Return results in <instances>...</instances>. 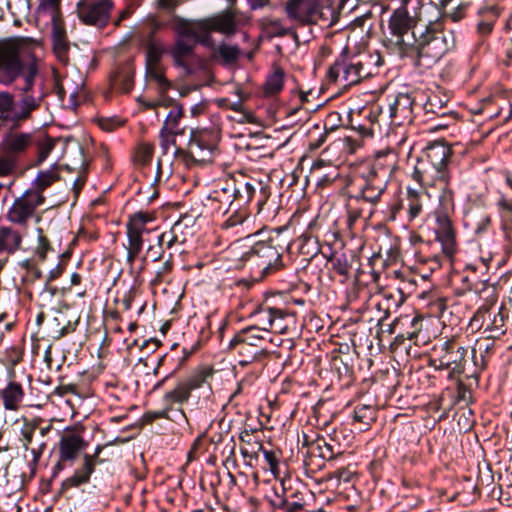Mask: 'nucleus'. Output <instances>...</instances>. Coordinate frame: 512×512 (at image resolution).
<instances>
[{
    "instance_id": "nucleus-25",
    "label": "nucleus",
    "mask_w": 512,
    "mask_h": 512,
    "mask_svg": "<svg viewBox=\"0 0 512 512\" xmlns=\"http://www.w3.org/2000/svg\"><path fill=\"white\" fill-rule=\"evenodd\" d=\"M24 234L15 226L0 225V272L3 270L10 256L23 247Z\"/></svg>"
},
{
    "instance_id": "nucleus-6",
    "label": "nucleus",
    "mask_w": 512,
    "mask_h": 512,
    "mask_svg": "<svg viewBox=\"0 0 512 512\" xmlns=\"http://www.w3.org/2000/svg\"><path fill=\"white\" fill-rule=\"evenodd\" d=\"M454 198V191L447 190L444 195L439 196L440 206L434 211L435 239L448 259H452L458 251L457 232L450 217L455 208Z\"/></svg>"
},
{
    "instance_id": "nucleus-45",
    "label": "nucleus",
    "mask_w": 512,
    "mask_h": 512,
    "mask_svg": "<svg viewBox=\"0 0 512 512\" xmlns=\"http://www.w3.org/2000/svg\"><path fill=\"white\" fill-rule=\"evenodd\" d=\"M497 208L500 217V229L506 237L512 233V201L502 196L497 202Z\"/></svg>"
},
{
    "instance_id": "nucleus-9",
    "label": "nucleus",
    "mask_w": 512,
    "mask_h": 512,
    "mask_svg": "<svg viewBox=\"0 0 512 512\" xmlns=\"http://www.w3.org/2000/svg\"><path fill=\"white\" fill-rule=\"evenodd\" d=\"M46 197L36 192L25 190L16 197L5 213V219L18 228L26 229L35 219L40 221L37 209L45 203Z\"/></svg>"
},
{
    "instance_id": "nucleus-54",
    "label": "nucleus",
    "mask_w": 512,
    "mask_h": 512,
    "mask_svg": "<svg viewBox=\"0 0 512 512\" xmlns=\"http://www.w3.org/2000/svg\"><path fill=\"white\" fill-rule=\"evenodd\" d=\"M54 148V141L47 135L37 133V143L32 153L37 154L38 164L42 163Z\"/></svg>"
},
{
    "instance_id": "nucleus-5",
    "label": "nucleus",
    "mask_w": 512,
    "mask_h": 512,
    "mask_svg": "<svg viewBox=\"0 0 512 512\" xmlns=\"http://www.w3.org/2000/svg\"><path fill=\"white\" fill-rule=\"evenodd\" d=\"M287 248L288 242L277 230L268 239L254 243L243 253L242 260L261 268V276L266 277L283 268L282 255Z\"/></svg>"
},
{
    "instance_id": "nucleus-2",
    "label": "nucleus",
    "mask_w": 512,
    "mask_h": 512,
    "mask_svg": "<svg viewBox=\"0 0 512 512\" xmlns=\"http://www.w3.org/2000/svg\"><path fill=\"white\" fill-rule=\"evenodd\" d=\"M414 44L420 65L431 67L456 47V37L454 31L445 29L442 16L429 21L425 30L414 37Z\"/></svg>"
},
{
    "instance_id": "nucleus-23",
    "label": "nucleus",
    "mask_w": 512,
    "mask_h": 512,
    "mask_svg": "<svg viewBox=\"0 0 512 512\" xmlns=\"http://www.w3.org/2000/svg\"><path fill=\"white\" fill-rule=\"evenodd\" d=\"M299 453L303 457V466L307 476H313L317 472L325 468V459H323V451L321 450V443L319 444L318 438L313 440L303 433V440Z\"/></svg>"
},
{
    "instance_id": "nucleus-27",
    "label": "nucleus",
    "mask_w": 512,
    "mask_h": 512,
    "mask_svg": "<svg viewBox=\"0 0 512 512\" xmlns=\"http://www.w3.org/2000/svg\"><path fill=\"white\" fill-rule=\"evenodd\" d=\"M388 187V183L369 179H358L357 191L351 194L353 201H360L375 207L382 199Z\"/></svg>"
},
{
    "instance_id": "nucleus-48",
    "label": "nucleus",
    "mask_w": 512,
    "mask_h": 512,
    "mask_svg": "<svg viewBox=\"0 0 512 512\" xmlns=\"http://www.w3.org/2000/svg\"><path fill=\"white\" fill-rule=\"evenodd\" d=\"M65 254L61 255L62 259L58 262V264L52 268L47 275L46 283L43 287V290L40 294V296H46L48 295L50 298H53L57 294V287L51 286L50 284L60 278L66 268V260Z\"/></svg>"
},
{
    "instance_id": "nucleus-1",
    "label": "nucleus",
    "mask_w": 512,
    "mask_h": 512,
    "mask_svg": "<svg viewBox=\"0 0 512 512\" xmlns=\"http://www.w3.org/2000/svg\"><path fill=\"white\" fill-rule=\"evenodd\" d=\"M29 44L30 40L26 37L0 39V84L10 86L17 79H23L18 101H15L12 93L0 91V117L6 122L18 123L31 119L32 113L40 108L45 97L43 92L35 94L39 65Z\"/></svg>"
},
{
    "instance_id": "nucleus-38",
    "label": "nucleus",
    "mask_w": 512,
    "mask_h": 512,
    "mask_svg": "<svg viewBox=\"0 0 512 512\" xmlns=\"http://www.w3.org/2000/svg\"><path fill=\"white\" fill-rule=\"evenodd\" d=\"M59 178L60 175L55 167H52L48 170H41L38 172L37 177L32 182L31 187L27 190L36 192L40 195H44V191L54 182L58 181Z\"/></svg>"
},
{
    "instance_id": "nucleus-43",
    "label": "nucleus",
    "mask_w": 512,
    "mask_h": 512,
    "mask_svg": "<svg viewBox=\"0 0 512 512\" xmlns=\"http://www.w3.org/2000/svg\"><path fill=\"white\" fill-rule=\"evenodd\" d=\"M315 226V222H310L308 225V230L304 232L298 239L300 242V253L303 255H307L311 258L316 256L320 250L317 238L312 235V230L314 229Z\"/></svg>"
},
{
    "instance_id": "nucleus-14",
    "label": "nucleus",
    "mask_w": 512,
    "mask_h": 512,
    "mask_svg": "<svg viewBox=\"0 0 512 512\" xmlns=\"http://www.w3.org/2000/svg\"><path fill=\"white\" fill-rule=\"evenodd\" d=\"M219 142V133L214 128L191 129L188 153L195 162H212Z\"/></svg>"
},
{
    "instance_id": "nucleus-49",
    "label": "nucleus",
    "mask_w": 512,
    "mask_h": 512,
    "mask_svg": "<svg viewBox=\"0 0 512 512\" xmlns=\"http://www.w3.org/2000/svg\"><path fill=\"white\" fill-rule=\"evenodd\" d=\"M507 318L506 308L501 306L498 312L493 316L491 322L487 325L484 332H489L488 338L498 339L506 332L505 319Z\"/></svg>"
},
{
    "instance_id": "nucleus-21",
    "label": "nucleus",
    "mask_w": 512,
    "mask_h": 512,
    "mask_svg": "<svg viewBox=\"0 0 512 512\" xmlns=\"http://www.w3.org/2000/svg\"><path fill=\"white\" fill-rule=\"evenodd\" d=\"M412 179L416 181L421 187H440L442 192L440 195H444L450 188V181L446 179V174H440L437 169H434L421 157L417 159L412 173Z\"/></svg>"
},
{
    "instance_id": "nucleus-24",
    "label": "nucleus",
    "mask_w": 512,
    "mask_h": 512,
    "mask_svg": "<svg viewBox=\"0 0 512 512\" xmlns=\"http://www.w3.org/2000/svg\"><path fill=\"white\" fill-rule=\"evenodd\" d=\"M104 460L98 456L85 453L82 457V464L74 470L73 474L67 477L62 483L60 492H66L72 488H78L82 485L90 483L91 476L95 472L96 466L103 464Z\"/></svg>"
},
{
    "instance_id": "nucleus-11",
    "label": "nucleus",
    "mask_w": 512,
    "mask_h": 512,
    "mask_svg": "<svg viewBox=\"0 0 512 512\" xmlns=\"http://www.w3.org/2000/svg\"><path fill=\"white\" fill-rule=\"evenodd\" d=\"M211 376V369L201 368L193 371L189 376L180 380L173 389L164 393L163 405L170 408V411L174 406L181 407L189 401L193 391L207 384V380Z\"/></svg>"
},
{
    "instance_id": "nucleus-52",
    "label": "nucleus",
    "mask_w": 512,
    "mask_h": 512,
    "mask_svg": "<svg viewBox=\"0 0 512 512\" xmlns=\"http://www.w3.org/2000/svg\"><path fill=\"white\" fill-rule=\"evenodd\" d=\"M179 226H172L168 231L158 236V246L164 249H171L177 244H184L187 239L186 235H178Z\"/></svg>"
},
{
    "instance_id": "nucleus-53",
    "label": "nucleus",
    "mask_w": 512,
    "mask_h": 512,
    "mask_svg": "<svg viewBox=\"0 0 512 512\" xmlns=\"http://www.w3.org/2000/svg\"><path fill=\"white\" fill-rule=\"evenodd\" d=\"M447 101H443L441 97L435 93H432L427 96L426 101L423 103H419L420 109H423L426 114H435L439 116H444L446 112L444 111L446 108Z\"/></svg>"
},
{
    "instance_id": "nucleus-41",
    "label": "nucleus",
    "mask_w": 512,
    "mask_h": 512,
    "mask_svg": "<svg viewBox=\"0 0 512 512\" xmlns=\"http://www.w3.org/2000/svg\"><path fill=\"white\" fill-rule=\"evenodd\" d=\"M331 264V274L332 278L339 277L338 281L341 284L347 282L350 277L351 265L348 262V259L345 254H334L329 260Z\"/></svg>"
},
{
    "instance_id": "nucleus-63",
    "label": "nucleus",
    "mask_w": 512,
    "mask_h": 512,
    "mask_svg": "<svg viewBox=\"0 0 512 512\" xmlns=\"http://www.w3.org/2000/svg\"><path fill=\"white\" fill-rule=\"evenodd\" d=\"M18 162L10 155L2 153L0 155V177H6L14 172Z\"/></svg>"
},
{
    "instance_id": "nucleus-61",
    "label": "nucleus",
    "mask_w": 512,
    "mask_h": 512,
    "mask_svg": "<svg viewBox=\"0 0 512 512\" xmlns=\"http://www.w3.org/2000/svg\"><path fill=\"white\" fill-rule=\"evenodd\" d=\"M46 448V441H41L36 447H29L28 451H30L32 459L28 462V465L32 474L36 473L37 467Z\"/></svg>"
},
{
    "instance_id": "nucleus-46",
    "label": "nucleus",
    "mask_w": 512,
    "mask_h": 512,
    "mask_svg": "<svg viewBox=\"0 0 512 512\" xmlns=\"http://www.w3.org/2000/svg\"><path fill=\"white\" fill-rule=\"evenodd\" d=\"M37 238L36 244L32 249L33 256L39 261L44 262L48 253L54 251L48 236L42 227L36 228Z\"/></svg>"
},
{
    "instance_id": "nucleus-20",
    "label": "nucleus",
    "mask_w": 512,
    "mask_h": 512,
    "mask_svg": "<svg viewBox=\"0 0 512 512\" xmlns=\"http://www.w3.org/2000/svg\"><path fill=\"white\" fill-rule=\"evenodd\" d=\"M14 360L12 366L7 370L6 383L0 387V403L6 411H18L25 399L24 385L17 379L14 365L18 363Z\"/></svg>"
},
{
    "instance_id": "nucleus-17",
    "label": "nucleus",
    "mask_w": 512,
    "mask_h": 512,
    "mask_svg": "<svg viewBox=\"0 0 512 512\" xmlns=\"http://www.w3.org/2000/svg\"><path fill=\"white\" fill-rule=\"evenodd\" d=\"M420 157L434 169H437L440 174H446V179L451 182L453 150L445 140L429 142L423 148Z\"/></svg>"
},
{
    "instance_id": "nucleus-29",
    "label": "nucleus",
    "mask_w": 512,
    "mask_h": 512,
    "mask_svg": "<svg viewBox=\"0 0 512 512\" xmlns=\"http://www.w3.org/2000/svg\"><path fill=\"white\" fill-rule=\"evenodd\" d=\"M207 200L211 208L217 212L227 213L231 207H234L232 179L219 181Z\"/></svg>"
},
{
    "instance_id": "nucleus-31",
    "label": "nucleus",
    "mask_w": 512,
    "mask_h": 512,
    "mask_svg": "<svg viewBox=\"0 0 512 512\" xmlns=\"http://www.w3.org/2000/svg\"><path fill=\"white\" fill-rule=\"evenodd\" d=\"M425 194L408 187L404 197V213L407 224H412L424 212Z\"/></svg>"
},
{
    "instance_id": "nucleus-51",
    "label": "nucleus",
    "mask_w": 512,
    "mask_h": 512,
    "mask_svg": "<svg viewBox=\"0 0 512 512\" xmlns=\"http://www.w3.org/2000/svg\"><path fill=\"white\" fill-rule=\"evenodd\" d=\"M19 267L23 270L21 281L25 286L34 284L42 277V271L32 259H24L19 262Z\"/></svg>"
},
{
    "instance_id": "nucleus-50",
    "label": "nucleus",
    "mask_w": 512,
    "mask_h": 512,
    "mask_svg": "<svg viewBox=\"0 0 512 512\" xmlns=\"http://www.w3.org/2000/svg\"><path fill=\"white\" fill-rule=\"evenodd\" d=\"M284 71L280 67H275L273 73L267 76L264 84L265 96H274L280 93L284 87Z\"/></svg>"
},
{
    "instance_id": "nucleus-10",
    "label": "nucleus",
    "mask_w": 512,
    "mask_h": 512,
    "mask_svg": "<svg viewBox=\"0 0 512 512\" xmlns=\"http://www.w3.org/2000/svg\"><path fill=\"white\" fill-rule=\"evenodd\" d=\"M86 447L87 442L83 436L73 429L67 428L57 444L58 459L51 469V478H57L63 470L72 467Z\"/></svg>"
},
{
    "instance_id": "nucleus-37",
    "label": "nucleus",
    "mask_w": 512,
    "mask_h": 512,
    "mask_svg": "<svg viewBox=\"0 0 512 512\" xmlns=\"http://www.w3.org/2000/svg\"><path fill=\"white\" fill-rule=\"evenodd\" d=\"M261 331L258 327L249 326L237 332L229 341L228 347H234L237 343H245L248 345L261 347L264 341V336L259 333Z\"/></svg>"
},
{
    "instance_id": "nucleus-7",
    "label": "nucleus",
    "mask_w": 512,
    "mask_h": 512,
    "mask_svg": "<svg viewBox=\"0 0 512 512\" xmlns=\"http://www.w3.org/2000/svg\"><path fill=\"white\" fill-rule=\"evenodd\" d=\"M429 366L435 370H449L448 380L460 377L465 371L468 349L457 339L451 338L433 347Z\"/></svg>"
},
{
    "instance_id": "nucleus-32",
    "label": "nucleus",
    "mask_w": 512,
    "mask_h": 512,
    "mask_svg": "<svg viewBox=\"0 0 512 512\" xmlns=\"http://www.w3.org/2000/svg\"><path fill=\"white\" fill-rule=\"evenodd\" d=\"M156 31L157 26H152L144 33L142 38V46L146 50L145 65L161 63L162 56L165 52L163 44L154 37Z\"/></svg>"
},
{
    "instance_id": "nucleus-42",
    "label": "nucleus",
    "mask_w": 512,
    "mask_h": 512,
    "mask_svg": "<svg viewBox=\"0 0 512 512\" xmlns=\"http://www.w3.org/2000/svg\"><path fill=\"white\" fill-rule=\"evenodd\" d=\"M230 210H232V214L221 223L220 227L222 230H233L238 234L244 223L249 219L250 211L248 208L236 209V207H231Z\"/></svg>"
},
{
    "instance_id": "nucleus-26",
    "label": "nucleus",
    "mask_w": 512,
    "mask_h": 512,
    "mask_svg": "<svg viewBox=\"0 0 512 512\" xmlns=\"http://www.w3.org/2000/svg\"><path fill=\"white\" fill-rule=\"evenodd\" d=\"M195 45L196 35L191 31H184L179 34L174 47L170 51L175 66L181 67L187 74L193 72L186 59L193 54Z\"/></svg>"
},
{
    "instance_id": "nucleus-19",
    "label": "nucleus",
    "mask_w": 512,
    "mask_h": 512,
    "mask_svg": "<svg viewBox=\"0 0 512 512\" xmlns=\"http://www.w3.org/2000/svg\"><path fill=\"white\" fill-rule=\"evenodd\" d=\"M418 94L398 93L389 103L391 123L397 126L410 124L414 120L415 111L420 109Z\"/></svg>"
},
{
    "instance_id": "nucleus-22",
    "label": "nucleus",
    "mask_w": 512,
    "mask_h": 512,
    "mask_svg": "<svg viewBox=\"0 0 512 512\" xmlns=\"http://www.w3.org/2000/svg\"><path fill=\"white\" fill-rule=\"evenodd\" d=\"M305 495V491L286 487L285 482H282L281 493L275 490V498L270 500V504L282 512H303L306 506Z\"/></svg>"
},
{
    "instance_id": "nucleus-62",
    "label": "nucleus",
    "mask_w": 512,
    "mask_h": 512,
    "mask_svg": "<svg viewBox=\"0 0 512 512\" xmlns=\"http://www.w3.org/2000/svg\"><path fill=\"white\" fill-rule=\"evenodd\" d=\"M153 154L154 146L149 143H142L136 150L135 160L141 165H147L151 162Z\"/></svg>"
},
{
    "instance_id": "nucleus-64",
    "label": "nucleus",
    "mask_w": 512,
    "mask_h": 512,
    "mask_svg": "<svg viewBox=\"0 0 512 512\" xmlns=\"http://www.w3.org/2000/svg\"><path fill=\"white\" fill-rule=\"evenodd\" d=\"M263 453L264 459L268 464L269 470L275 476H279V459L278 453L274 450H268L265 447L260 451Z\"/></svg>"
},
{
    "instance_id": "nucleus-36",
    "label": "nucleus",
    "mask_w": 512,
    "mask_h": 512,
    "mask_svg": "<svg viewBox=\"0 0 512 512\" xmlns=\"http://www.w3.org/2000/svg\"><path fill=\"white\" fill-rule=\"evenodd\" d=\"M229 350H235L242 359L240 364H250L262 360L268 355V351L262 347H256L245 343H237L234 347H228Z\"/></svg>"
},
{
    "instance_id": "nucleus-44",
    "label": "nucleus",
    "mask_w": 512,
    "mask_h": 512,
    "mask_svg": "<svg viewBox=\"0 0 512 512\" xmlns=\"http://www.w3.org/2000/svg\"><path fill=\"white\" fill-rule=\"evenodd\" d=\"M111 84L114 88L123 93H129L134 85V73L129 67H121L111 77Z\"/></svg>"
},
{
    "instance_id": "nucleus-40",
    "label": "nucleus",
    "mask_w": 512,
    "mask_h": 512,
    "mask_svg": "<svg viewBox=\"0 0 512 512\" xmlns=\"http://www.w3.org/2000/svg\"><path fill=\"white\" fill-rule=\"evenodd\" d=\"M209 29L222 34L233 35L237 29L235 16L231 12H226L214 17L209 22Z\"/></svg>"
},
{
    "instance_id": "nucleus-3",
    "label": "nucleus",
    "mask_w": 512,
    "mask_h": 512,
    "mask_svg": "<svg viewBox=\"0 0 512 512\" xmlns=\"http://www.w3.org/2000/svg\"><path fill=\"white\" fill-rule=\"evenodd\" d=\"M381 57L368 53L349 55L345 48L329 67L327 78L331 82H340L344 87L358 84L363 79L377 73Z\"/></svg>"
},
{
    "instance_id": "nucleus-33",
    "label": "nucleus",
    "mask_w": 512,
    "mask_h": 512,
    "mask_svg": "<svg viewBox=\"0 0 512 512\" xmlns=\"http://www.w3.org/2000/svg\"><path fill=\"white\" fill-rule=\"evenodd\" d=\"M256 429L248 428L246 425L240 432L239 439L244 444L240 447V453L244 459L258 460L259 453L263 449V443L254 436Z\"/></svg>"
},
{
    "instance_id": "nucleus-30",
    "label": "nucleus",
    "mask_w": 512,
    "mask_h": 512,
    "mask_svg": "<svg viewBox=\"0 0 512 512\" xmlns=\"http://www.w3.org/2000/svg\"><path fill=\"white\" fill-rule=\"evenodd\" d=\"M51 39L57 59L65 62L68 59L69 41L63 16L51 19Z\"/></svg>"
},
{
    "instance_id": "nucleus-4",
    "label": "nucleus",
    "mask_w": 512,
    "mask_h": 512,
    "mask_svg": "<svg viewBox=\"0 0 512 512\" xmlns=\"http://www.w3.org/2000/svg\"><path fill=\"white\" fill-rule=\"evenodd\" d=\"M232 179V190L234 207L236 209L248 208L249 203L255 198L256 215L264 222L273 221L278 213L279 206L274 200H270L271 188L268 184L255 179L244 178Z\"/></svg>"
},
{
    "instance_id": "nucleus-28",
    "label": "nucleus",
    "mask_w": 512,
    "mask_h": 512,
    "mask_svg": "<svg viewBox=\"0 0 512 512\" xmlns=\"http://www.w3.org/2000/svg\"><path fill=\"white\" fill-rule=\"evenodd\" d=\"M320 6L317 0H288L285 11L290 19L306 23L316 22Z\"/></svg>"
},
{
    "instance_id": "nucleus-39",
    "label": "nucleus",
    "mask_w": 512,
    "mask_h": 512,
    "mask_svg": "<svg viewBox=\"0 0 512 512\" xmlns=\"http://www.w3.org/2000/svg\"><path fill=\"white\" fill-rule=\"evenodd\" d=\"M423 322L424 318L421 315H416L413 318L408 317V320L404 323L409 324V327L401 334V337L413 341L415 345L425 343L427 335L423 333Z\"/></svg>"
},
{
    "instance_id": "nucleus-59",
    "label": "nucleus",
    "mask_w": 512,
    "mask_h": 512,
    "mask_svg": "<svg viewBox=\"0 0 512 512\" xmlns=\"http://www.w3.org/2000/svg\"><path fill=\"white\" fill-rule=\"evenodd\" d=\"M360 201H353L351 196H349L348 203L346 205L347 208V224L351 229L358 219L364 217V210L359 206Z\"/></svg>"
},
{
    "instance_id": "nucleus-12",
    "label": "nucleus",
    "mask_w": 512,
    "mask_h": 512,
    "mask_svg": "<svg viewBox=\"0 0 512 512\" xmlns=\"http://www.w3.org/2000/svg\"><path fill=\"white\" fill-rule=\"evenodd\" d=\"M398 163V154L392 148L376 152L373 159L359 168L358 179H369L389 183Z\"/></svg>"
},
{
    "instance_id": "nucleus-58",
    "label": "nucleus",
    "mask_w": 512,
    "mask_h": 512,
    "mask_svg": "<svg viewBox=\"0 0 512 512\" xmlns=\"http://www.w3.org/2000/svg\"><path fill=\"white\" fill-rule=\"evenodd\" d=\"M35 425V423H30L29 420H25L20 429V441L25 451H28L32 445L37 427Z\"/></svg>"
},
{
    "instance_id": "nucleus-13",
    "label": "nucleus",
    "mask_w": 512,
    "mask_h": 512,
    "mask_svg": "<svg viewBox=\"0 0 512 512\" xmlns=\"http://www.w3.org/2000/svg\"><path fill=\"white\" fill-rule=\"evenodd\" d=\"M154 219L152 213L144 211L129 215L126 223L127 245H125V249L127 251L126 260L130 265H133L139 257L144 245L143 235L149 232L147 224L153 222Z\"/></svg>"
},
{
    "instance_id": "nucleus-8",
    "label": "nucleus",
    "mask_w": 512,
    "mask_h": 512,
    "mask_svg": "<svg viewBox=\"0 0 512 512\" xmlns=\"http://www.w3.org/2000/svg\"><path fill=\"white\" fill-rule=\"evenodd\" d=\"M26 121L20 120L18 123L6 122L0 117V132H2L0 152L10 155L17 162L31 154L37 143V133L19 130Z\"/></svg>"
},
{
    "instance_id": "nucleus-16",
    "label": "nucleus",
    "mask_w": 512,
    "mask_h": 512,
    "mask_svg": "<svg viewBox=\"0 0 512 512\" xmlns=\"http://www.w3.org/2000/svg\"><path fill=\"white\" fill-rule=\"evenodd\" d=\"M256 325L263 332L285 333L286 319L290 316L285 308L270 305L267 301L260 304L252 313Z\"/></svg>"
},
{
    "instance_id": "nucleus-56",
    "label": "nucleus",
    "mask_w": 512,
    "mask_h": 512,
    "mask_svg": "<svg viewBox=\"0 0 512 512\" xmlns=\"http://www.w3.org/2000/svg\"><path fill=\"white\" fill-rule=\"evenodd\" d=\"M215 54L221 58L224 64H233L239 59L241 50L237 45L222 43L216 48Z\"/></svg>"
},
{
    "instance_id": "nucleus-55",
    "label": "nucleus",
    "mask_w": 512,
    "mask_h": 512,
    "mask_svg": "<svg viewBox=\"0 0 512 512\" xmlns=\"http://www.w3.org/2000/svg\"><path fill=\"white\" fill-rule=\"evenodd\" d=\"M353 419L365 427H369L376 419V411L371 405H357L354 408Z\"/></svg>"
},
{
    "instance_id": "nucleus-35",
    "label": "nucleus",
    "mask_w": 512,
    "mask_h": 512,
    "mask_svg": "<svg viewBox=\"0 0 512 512\" xmlns=\"http://www.w3.org/2000/svg\"><path fill=\"white\" fill-rule=\"evenodd\" d=\"M145 76L147 81L154 82L160 93L164 94L172 88V83L166 78L165 68L161 63L146 64Z\"/></svg>"
},
{
    "instance_id": "nucleus-34",
    "label": "nucleus",
    "mask_w": 512,
    "mask_h": 512,
    "mask_svg": "<svg viewBox=\"0 0 512 512\" xmlns=\"http://www.w3.org/2000/svg\"><path fill=\"white\" fill-rule=\"evenodd\" d=\"M79 320L71 322L66 319V316L59 313L49 322V336L54 340H59L76 330Z\"/></svg>"
},
{
    "instance_id": "nucleus-57",
    "label": "nucleus",
    "mask_w": 512,
    "mask_h": 512,
    "mask_svg": "<svg viewBox=\"0 0 512 512\" xmlns=\"http://www.w3.org/2000/svg\"><path fill=\"white\" fill-rule=\"evenodd\" d=\"M37 13L50 15L51 19L62 16L61 0H39Z\"/></svg>"
},
{
    "instance_id": "nucleus-47",
    "label": "nucleus",
    "mask_w": 512,
    "mask_h": 512,
    "mask_svg": "<svg viewBox=\"0 0 512 512\" xmlns=\"http://www.w3.org/2000/svg\"><path fill=\"white\" fill-rule=\"evenodd\" d=\"M184 115L183 106L176 103L169 111L161 129L170 132L171 135H180L183 131L180 129V120Z\"/></svg>"
},
{
    "instance_id": "nucleus-60",
    "label": "nucleus",
    "mask_w": 512,
    "mask_h": 512,
    "mask_svg": "<svg viewBox=\"0 0 512 512\" xmlns=\"http://www.w3.org/2000/svg\"><path fill=\"white\" fill-rule=\"evenodd\" d=\"M321 450L323 451V459L326 461L334 460L336 457L344 453L343 447H333L329 445L328 439L324 436H317Z\"/></svg>"
},
{
    "instance_id": "nucleus-18",
    "label": "nucleus",
    "mask_w": 512,
    "mask_h": 512,
    "mask_svg": "<svg viewBox=\"0 0 512 512\" xmlns=\"http://www.w3.org/2000/svg\"><path fill=\"white\" fill-rule=\"evenodd\" d=\"M413 23V18L404 6L396 9L389 19L388 27L393 37V42L402 52H405L414 44V37H416L414 32L411 37L409 36Z\"/></svg>"
},
{
    "instance_id": "nucleus-15",
    "label": "nucleus",
    "mask_w": 512,
    "mask_h": 512,
    "mask_svg": "<svg viewBox=\"0 0 512 512\" xmlns=\"http://www.w3.org/2000/svg\"><path fill=\"white\" fill-rule=\"evenodd\" d=\"M112 9L111 0H80L76 5L80 21L85 25L100 29L108 25Z\"/></svg>"
}]
</instances>
